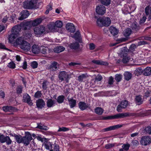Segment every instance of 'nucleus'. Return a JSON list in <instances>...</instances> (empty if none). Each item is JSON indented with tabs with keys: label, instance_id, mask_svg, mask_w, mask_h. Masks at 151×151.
<instances>
[{
	"label": "nucleus",
	"instance_id": "nucleus-1",
	"mask_svg": "<svg viewBox=\"0 0 151 151\" xmlns=\"http://www.w3.org/2000/svg\"><path fill=\"white\" fill-rule=\"evenodd\" d=\"M63 24L60 21H57L55 22L50 23L47 25L49 30L52 32H58L59 29L63 26Z\"/></svg>",
	"mask_w": 151,
	"mask_h": 151
},
{
	"label": "nucleus",
	"instance_id": "nucleus-2",
	"mask_svg": "<svg viewBox=\"0 0 151 151\" xmlns=\"http://www.w3.org/2000/svg\"><path fill=\"white\" fill-rule=\"evenodd\" d=\"M96 22L97 25L99 27H108L111 24V21L110 18L104 17L98 18Z\"/></svg>",
	"mask_w": 151,
	"mask_h": 151
},
{
	"label": "nucleus",
	"instance_id": "nucleus-3",
	"mask_svg": "<svg viewBox=\"0 0 151 151\" xmlns=\"http://www.w3.org/2000/svg\"><path fill=\"white\" fill-rule=\"evenodd\" d=\"M37 0H31L26 1L24 2L23 7L27 9H31L38 8Z\"/></svg>",
	"mask_w": 151,
	"mask_h": 151
},
{
	"label": "nucleus",
	"instance_id": "nucleus-4",
	"mask_svg": "<svg viewBox=\"0 0 151 151\" xmlns=\"http://www.w3.org/2000/svg\"><path fill=\"white\" fill-rule=\"evenodd\" d=\"M32 139L30 133L28 132H25V136L23 137L22 143L25 146L28 145Z\"/></svg>",
	"mask_w": 151,
	"mask_h": 151
},
{
	"label": "nucleus",
	"instance_id": "nucleus-5",
	"mask_svg": "<svg viewBox=\"0 0 151 151\" xmlns=\"http://www.w3.org/2000/svg\"><path fill=\"white\" fill-rule=\"evenodd\" d=\"M128 113H120L114 116H109L104 118V119H111L123 118L129 116Z\"/></svg>",
	"mask_w": 151,
	"mask_h": 151
},
{
	"label": "nucleus",
	"instance_id": "nucleus-6",
	"mask_svg": "<svg viewBox=\"0 0 151 151\" xmlns=\"http://www.w3.org/2000/svg\"><path fill=\"white\" fill-rule=\"evenodd\" d=\"M59 64L56 62L54 61L50 65H49L47 67V69L50 70V71H55L59 68Z\"/></svg>",
	"mask_w": 151,
	"mask_h": 151
},
{
	"label": "nucleus",
	"instance_id": "nucleus-7",
	"mask_svg": "<svg viewBox=\"0 0 151 151\" xmlns=\"http://www.w3.org/2000/svg\"><path fill=\"white\" fill-rule=\"evenodd\" d=\"M151 143V138L148 136L142 137L140 141V143L142 145L146 146Z\"/></svg>",
	"mask_w": 151,
	"mask_h": 151
},
{
	"label": "nucleus",
	"instance_id": "nucleus-8",
	"mask_svg": "<svg viewBox=\"0 0 151 151\" xmlns=\"http://www.w3.org/2000/svg\"><path fill=\"white\" fill-rule=\"evenodd\" d=\"M69 77V75L65 71H61L59 73L58 78L61 81L65 80L67 83L68 82Z\"/></svg>",
	"mask_w": 151,
	"mask_h": 151
},
{
	"label": "nucleus",
	"instance_id": "nucleus-9",
	"mask_svg": "<svg viewBox=\"0 0 151 151\" xmlns=\"http://www.w3.org/2000/svg\"><path fill=\"white\" fill-rule=\"evenodd\" d=\"M0 142L1 143L6 142L7 145H9L12 144V141L9 136L1 134L0 135Z\"/></svg>",
	"mask_w": 151,
	"mask_h": 151
},
{
	"label": "nucleus",
	"instance_id": "nucleus-10",
	"mask_svg": "<svg viewBox=\"0 0 151 151\" xmlns=\"http://www.w3.org/2000/svg\"><path fill=\"white\" fill-rule=\"evenodd\" d=\"M45 31V27L42 25L35 27L34 29V33L36 35H41L44 33Z\"/></svg>",
	"mask_w": 151,
	"mask_h": 151
},
{
	"label": "nucleus",
	"instance_id": "nucleus-11",
	"mask_svg": "<svg viewBox=\"0 0 151 151\" xmlns=\"http://www.w3.org/2000/svg\"><path fill=\"white\" fill-rule=\"evenodd\" d=\"M106 10L105 7L102 5H100L96 7V12L99 15H104L106 13Z\"/></svg>",
	"mask_w": 151,
	"mask_h": 151
},
{
	"label": "nucleus",
	"instance_id": "nucleus-12",
	"mask_svg": "<svg viewBox=\"0 0 151 151\" xmlns=\"http://www.w3.org/2000/svg\"><path fill=\"white\" fill-rule=\"evenodd\" d=\"M22 100L24 102L27 103L30 106H32L33 104L30 97L28 94L25 93L24 94Z\"/></svg>",
	"mask_w": 151,
	"mask_h": 151
},
{
	"label": "nucleus",
	"instance_id": "nucleus-13",
	"mask_svg": "<svg viewBox=\"0 0 151 151\" xmlns=\"http://www.w3.org/2000/svg\"><path fill=\"white\" fill-rule=\"evenodd\" d=\"M20 48L24 50L28 51L31 48L30 44L27 41H24L20 46Z\"/></svg>",
	"mask_w": 151,
	"mask_h": 151
},
{
	"label": "nucleus",
	"instance_id": "nucleus-14",
	"mask_svg": "<svg viewBox=\"0 0 151 151\" xmlns=\"http://www.w3.org/2000/svg\"><path fill=\"white\" fill-rule=\"evenodd\" d=\"M78 106L79 108L82 111L84 110L87 108L89 109H90L89 105L85 103L84 102H80L78 104Z\"/></svg>",
	"mask_w": 151,
	"mask_h": 151
},
{
	"label": "nucleus",
	"instance_id": "nucleus-15",
	"mask_svg": "<svg viewBox=\"0 0 151 151\" xmlns=\"http://www.w3.org/2000/svg\"><path fill=\"white\" fill-rule=\"evenodd\" d=\"M21 16L19 18L20 20L27 18L29 15V11L27 10H23L21 12Z\"/></svg>",
	"mask_w": 151,
	"mask_h": 151
},
{
	"label": "nucleus",
	"instance_id": "nucleus-16",
	"mask_svg": "<svg viewBox=\"0 0 151 151\" xmlns=\"http://www.w3.org/2000/svg\"><path fill=\"white\" fill-rule=\"evenodd\" d=\"M36 106L37 107L40 108H42L44 107L45 105V103L44 100L42 99H39L36 101Z\"/></svg>",
	"mask_w": 151,
	"mask_h": 151
},
{
	"label": "nucleus",
	"instance_id": "nucleus-17",
	"mask_svg": "<svg viewBox=\"0 0 151 151\" xmlns=\"http://www.w3.org/2000/svg\"><path fill=\"white\" fill-rule=\"evenodd\" d=\"M122 125H115L110 126L104 129V131L106 132L112 130H114L120 128L122 127Z\"/></svg>",
	"mask_w": 151,
	"mask_h": 151
},
{
	"label": "nucleus",
	"instance_id": "nucleus-18",
	"mask_svg": "<svg viewBox=\"0 0 151 151\" xmlns=\"http://www.w3.org/2000/svg\"><path fill=\"white\" fill-rule=\"evenodd\" d=\"M66 29L71 32H73L75 30V28L72 23H68L66 25Z\"/></svg>",
	"mask_w": 151,
	"mask_h": 151
},
{
	"label": "nucleus",
	"instance_id": "nucleus-19",
	"mask_svg": "<svg viewBox=\"0 0 151 151\" xmlns=\"http://www.w3.org/2000/svg\"><path fill=\"white\" fill-rule=\"evenodd\" d=\"M22 36L24 39L28 40L32 38V35L30 32H25L23 33Z\"/></svg>",
	"mask_w": 151,
	"mask_h": 151
},
{
	"label": "nucleus",
	"instance_id": "nucleus-20",
	"mask_svg": "<svg viewBox=\"0 0 151 151\" xmlns=\"http://www.w3.org/2000/svg\"><path fill=\"white\" fill-rule=\"evenodd\" d=\"M67 99L71 108H73L76 106V100L72 98H69L68 97Z\"/></svg>",
	"mask_w": 151,
	"mask_h": 151
},
{
	"label": "nucleus",
	"instance_id": "nucleus-21",
	"mask_svg": "<svg viewBox=\"0 0 151 151\" xmlns=\"http://www.w3.org/2000/svg\"><path fill=\"white\" fill-rule=\"evenodd\" d=\"M131 28L133 31L136 32L140 28V27L136 22H133L131 25Z\"/></svg>",
	"mask_w": 151,
	"mask_h": 151
},
{
	"label": "nucleus",
	"instance_id": "nucleus-22",
	"mask_svg": "<svg viewBox=\"0 0 151 151\" xmlns=\"http://www.w3.org/2000/svg\"><path fill=\"white\" fill-rule=\"evenodd\" d=\"M20 30V28L18 26H15L12 27V33L14 34H16L18 36Z\"/></svg>",
	"mask_w": 151,
	"mask_h": 151
},
{
	"label": "nucleus",
	"instance_id": "nucleus-23",
	"mask_svg": "<svg viewBox=\"0 0 151 151\" xmlns=\"http://www.w3.org/2000/svg\"><path fill=\"white\" fill-rule=\"evenodd\" d=\"M18 36L16 34H14L12 33L9 36V42L10 43H14L15 40Z\"/></svg>",
	"mask_w": 151,
	"mask_h": 151
},
{
	"label": "nucleus",
	"instance_id": "nucleus-24",
	"mask_svg": "<svg viewBox=\"0 0 151 151\" xmlns=\"http://www.w3.org/2000/svg\"><path fill=\"white\" fill-rule=\"evenodd\" d=\"M32 25L31 22H25L23 25V29L24 30L29 29L31 27Z\"/></svg>",
	"mask_w": 151,
	"mask_h": 151
},
{
	"label": "nucleus",
	"instance_id": "nucleus-25",
	"mask_svg": "<svg viewBox=\"0 0 151 151\" xmlns=\"http://www.w3.org/2000/svg\"><path fill=\"white\" fill-rule=\"evenodd\" d=\"M70 47L72 49L76 50L80 46L79 43L76 42L70 44L69 45Z\"/></svg>",
	"mask_w": 151,
	"mask_h": 151
},
{
	"label": "nucleus",
	"instance_id": "nucleus-26",
	"mask_svg": "<svg viewBox=\"0 0 151 151\" xmlns=\"http://www.w3.org/2000/svg\"><path fill=\"white\" fill-rule=\"evenodd\" d=\"M55 101L52 100L51 99H49L47 100L46 102L47 106L49 108L52 107L55 104Z\"/></svg>",
	"mask_w": 151,
	"mask_h": 151
},
{
	"label": "nucleus",
	"instance_id": "nucleus-27",
	"mask_svg": "<svg viewBox=\"0 0 151 151\" xmlns=\"http://www.w3.org/2000/svg\"><path fill=\"white\" fill-rule=\"evenodd\" d=\"M24 41V39L22 36L17 38L15 41L14 44L20 46Z\"/></svg>",
	"mask_w": 151,
	"mask_h": 151
},
{
	"label": "nucleus",
	"instance_id": "nucleus-28",
	"mask_svg": "<svg viewBox=\"0 0 151 151\" xmlns=\"http://www.w3.org/2000/svg\"><path fill=\"white\" fill-rule=\"evenodd\" d=\"M42 19L41 18H37L33 21H31L32 25L36 26L40 24L42 22Z\"/></svg>",
	"mask_w": 151,
	"mask_h": 151
},
{
	"label": "nucleus",
	"instance_id": "nucleus-29",
	"mask_svg": "<svg viewBox=\"0 0 151 151\" xmlns=\"http://www.w3.org/2000/svg\"><path fill=\"white\" fill-rule=\"evenodd\" d=\"M32 51L33 53L37 54L40 52V48L38 45H34L32 47Z\"/></svg>",
	"mask_w": 151,
	"mask_h": 151
},
{
	"label": "nucleus",
	"instance_id": "nucleus-30",
	"mask_svg": "<svg viewBox=\"0 0 151 151\" xmlns=\"http://www.w3.org/2000/svg\"><path fill=\"white\" fill-rule=\"evenodd\" d=\"M151 74V68L147 67L143 71V74L145 76H148Z\"/></svg>",
	"mask_w": 151,
	"mask_h": 151
},
{
	"label": "nucleus",
	"instance_id": "nucleus-31",
	"mask_svg": "<svg viewBox=\"0 0 151 151\" xmlns=\"http://www.w3.org/2000/svg\"><path fill=\"white\" fill-rule=\"evenodd\" d=\"M132 74L129 72H125L124 74V78L125 80L129 81L130 80L132 76Z\"/></svg>",
	"mask_w": 151,
	"mask_h": 151
},
{
	"label": "nucleus",
	"instance_id": "nucleus-32",
	"mask_svg": "<svg viewBox=\"0 0 151 151\" xmlns=\"http://www.w3.org/2000/svg\"><path fill=\"white\" fill-rule=\"evenodd\" d=\"M65 50V48L63 46H57L54 48V52L56 53H59Z\"/></svg>",
	"mask_w": 151,
	"mask_h": 151
},
{
	"label": "nucleus",
	"instance_id": "nucleus-33",
	"mask_svg": "<svg viewBox=\"0 0 151 151\" xmlns=\"http://www.w3.org/2000/svg\"><path fill=\"white\" fill-rule=\"evenodd\" d=\"M16 141L18 144L22 143L23 137L20 135H15L14 136Z\"/></svg>",
	"mask_w": 151,
	"mask_h": 151
},
{
	"label": "nucleus",
	"instance_id": "nucleus-34",
	"mask_svg": "<svg viewBox=\"0 0 151 151\" xmlns=\"http://www.w3.org/2000/svg\"><path fill=\"white\" fill-rule=\"evenodd\" d=\"M110 32L113 35H117L118 33V30L115 27L111 26L110 28Z\"/></svg>",
	"mask_w": 151,
	"mask_h": 151
},
{
	"label": "nucleus",
	"instance_id": "nucleus-35",
	"mask_svg": "<svg viewBox=\"0 0 151 151\" xmlns=\"http://www.w3.org/2000/svg\"><path fill=\"white\" fill-rule=\"evenodd\" d=\"M92 62L94 63L97 65H108V63L106 62H104L101 61L99 60H93Z\"/></svg>",
	"mask_w": 151,
	"mask_h": 151
},
{
	"label": "nucleus",
	"instance_id": "nucleus-36",
	"mask_svg": "<svg viewBox=\"0 0 151 151\" xmlns=\"http://www.w3.org/2000/svg\"><path fill=\"white\" fill-rule=\"evenodd\" d=\"M94 110L95 113L99 115L102 114L104 111V110L102 108L100 107L96 108Z\"/></svg>",
	"mask_w": 151,
	"mask_h": 151
},
{
	"label": "nucleus",
	"instance_id": "nucleus-37",
	"mask_svg": "<svg viewBox=\"0 0 151 151\" xmlns=\"http://www.w3.org/2000/svg\"><path fill=\"white\" fill-rule=\"evenodd\" d=\"M135 100L136 103H138V105L141 104L143 102L142 99L141 98V96L140 95L136 96L135 98Z\"/></svg>",
	"mask_w": 151,
	"mask_h": 151
},
{
	"label": "nucleus",
	"instance_id": "nucleus-38",
	"mask_svg": "<svg viewBox=\"0 0 151 151\" xmlns=\"http://www.w3.org/2000/svg\"><path fill=\"white\" fill-rule=\"evenodd\" d=\"M103 79L102 77L100 75H98L96 76L94 79H93L91 80L92 81H93V84H94L96 82H99L101 81Z\"/></svg>",
	"mask_w": 151,
	"mask_h": 151
},
{
	"label": "nucleus",
	"instance_id": "nucleus-39",
	"mask_svg": "<svg viewBox=\"0 0 151 151\" xmlns=\"http://www.w3.org/2000/svg\"><path fill=\"white\" fill-rule=\"evenodd\" d=\"M145 13L147 15H149V19L150 20L151 19V7H150H150L149 6H147L145 9Z\"/></svg>",
	"mask_w": 151,
	"mask_h": 151
},
{
	"label": "nucleus",
	"instance_id": "nucleus-40",
	"mask_svg": "<svg viewBox=\"0 0 151 151\" xmlns=\"http://www.w3.org/2000/svg\"><path fill=\"white\" fill-rule=\"evenodd\" d=\"M131 33V29L130 28H128L126 29L124 32V35L125 37H127L130 35Z\"/></svg>",
	"mask_w": 151,
	"mask_h": 151
},
{
	"label": "nucleus",
	"instance_id": "nucleus-41",
	"mask_svg": "<svg viewBox=\"0 0 151 151\" xmlns=\"http://www.w3.org/2000/svg\"><path fill=\"white\" fill-rule=\"evenodd\" d=\"M101 3L105 6L109 5L111 2L110 0H99Z\"/></svg>",
	"mask_w": 151,
	"mask_h": 151
},
{
	"label": "nucleus",
	"instance_id": "nucleus-42",
	"mask_svg": "<svg viewBox=\"0 0 151 151\" xmlns=\"http://www.w3.org/2000/svg\"><path fill=\"white\" fill-rule=\"evenodd\" d=\"M122 76L120 74H117L115 76V79L117 82H120L122 79Z\"/></svg>",
	"mask_w": 151,
	"mask_h": 151
},
{
	"label": "nucleus",
	"instance_id": "nucleus-43",
	"mask_svg": "<svg viewBox=\"0 0 151 151\" xmlns=\"http://www.w3.org/2000/svg\"><path fill=\"white\" fill-rule=\"evenodd\" d=\"M86 76L84 74H83L79 76L78 77V80L79 82H82L83 80L86 78Z\"/></svg>",
	"mask_w": 151,
	"mask_h": 151
},
{
	"label": "nucleus",
	"instance_id": "nucleus-44",
	"mask_svg": "<svg viewBox=\"0 0 151 151\" xmlns=\"http://www.w3.org/2000/svg\"><path fill=\"white\" fill-rule=\"evenodd\" d=\"M80 37V32L79 31H77L72 37L74 38L76 40H77L79 39Z\"/></svg>",
	"mask_w": 151,
	"mask_h": 151
},
{
	"label": "nucleus",
	"instance_id": "nucleus-45",
	"mask_svg": "<svg viewBox=\"0 0 151 151\" xmlns=\"http://www.w3.org/2000/svg\"><path fill=\"white\" fill-rule=\"evenodd\" d=\"M3 109L5 112L10 111L12 110V107L8 106H4L3 107Z\"/></svg>",
	"mask_w": 151,
	"mask_h": 151
},
{
	"label": "nucleus",
	"instance_id": "nucleus-46",
	"mask_svg": "<svg viewBox=\"0 0 151 151\" xmlns=\"http://www.w3.org/2000/svg\"><path fill=\"white\" fill-rule=\"evenodd\" d=\"M64 96H59L57 98V101L59 103H61L63 102Z\"/></svg>",
	"mask_w": 151,
	"mask_h": 151
},
{
	"label": "nucleus",
	"instance_id": "nucleus-47",
	"mask_svg": "<svg viewBox=\"0 0 151 151\" xmlns=\"http://www.w3.org/2000/svg\"><path fill=\"white\" fill-rule=\"evenodd\" d=\"M120 104L122 106V107L125 108L128 105V103L127 101L124 100L122 101Z\"/></svg>",
	"mask_w": 151,
	"mask_h": 151
},
{
	"label": "nucleus",
	"instance_id": "nucleus-48",
	"mask_svg": "<svg viewBox=\"0 0 151 151\" xmlns=\"http://www.w3.org/2000/svg\"><path fill=\"white\" fill-rule=\"evenodd\" d=\"M144 132L146 134H151V127L148 126L146 127L144 129Z\"/></svg>",
	"mask_w": 151,
	"mask_h": 151
},
{
	"label": "nucleus",
	"instance_id": "nucleus-49",
	"mask_svg": "<svg viewBox=\"0 0 151 151\" xmlns=\"http://www.w3.org/2000/svg\"><path fill=\"white\" fill-rule=\"evenodd\" d=\"M49 83V82L47 81H44L42 83V87L44 90H46L47 88V86Z\"/></svg>",
	"mask_w": 151,
	"mask_h": 151
},
{
	"label": "nucleus",
	"instance_id": "nucleus-50",
	"mask_svg": "<svg viewBox=\"0 0 151 151\" xmlns=\"http://www.w3.org/2000/svg\"><path fill=\"white\" fill-rule=\"evenodd\" d=\"M37 128L40 129L45 130H47L48 129V127L47 126L44 125H37Z\"/></svg>",
	"mask_w": 151,
	"mask_h": 151
},
{
	"label": "nucleus",
	"instance_id": "nucleus-51",
	"mask_svg": "<svg viewBox=\"0 0 151 151\" xmlns=\"http://www.w3.org/2000/svg\"><path fill=\"white\" fill-rule=\"evenodd\" d=\"M42 93L41 91H37L35 93L34 96L36 98H39L41 97Z\"/></svg>",
	"mask_w": 151,
	"mask_h": 151
},
{
	"label": "nucleus",
	"instance_id": "nucleus-52",
	"mask_svg": "<svg viewBox=\"0 0 151 151\" xmlns=\"http://www.w3.org/2000/svg\"><path fill=\"white\" fill-rule=\"evenodd\" d=\"M130 58L127 56L124 57L122 60V62L123 63H128L129 60Z\"/></svg>",
	"mask_w": 151,
	"mask_h": 151
},
{
	"label": "nucleus",
	"instance_id": "nucleus-53",
	"mask_svg": "<svg viewBox=\"0 0 151 151\" xmlns=\"http://www.w3.org/2000/svg\"><path fill=\"white\" fill-rule=\"evenodd\" d=\"M8 66L10 68L13 69L15 68V65L13 62L12 61L9 63Z\"/></svg>",
	"mask_w": 151,
	"mask_h": 151
},
{
	"label": "nucleus",
	"instance_id": "nucleus-54",
	"mask_svg": "<svg viewBox=\"0 0 151 151\" xmlns=\"http://www.w3.org/2000/svg\"><path fill=\"white\" fill-rule=\"evenodd\" d=\"M69 130V129L68 128H67L65 127H63L61 128H59L58 131V132H60L61 131L65 132L68 131Z\"/></svg>",
	"mask_w": 151,
	"mask_h": 151
},
{
	"label": "nucleus",
	"instance_id": "nucleus-55",
	"mask_svg": "<svg viewBox=\"0 0 151 151\" xmlns=\"http://www.w3.org/2000/svg\"><path fill=\"white\" fill-rule=\"evenodd\" d=\"M125 109L120 104L118 105L116 108V110L118 112H121L122 109Z\"/></svg>",
	"mask_w": 151,
	"mask_h": 151
},
{
	"label": "nucleus",
	"instance_id": "nucleus-56",
	"mask_svg": "<svg viewBox=\"0 0 151 151\" xmlns=\"http://www.w3.org/2000/svg\"><path fill=\"white\" fill-rule=\"evenodd\" d=\"M31 65L32 68H35L37 67L38 64L36 62L34 61L31 63Z\"/></svg>",
	"mask_w": 151,
	"mask_h": 151
},
{
	"label": "nucleus",
	"instance_id": "nucleus-57",
	"mask_svg": "<svg viewBox=\"0 0 151 151\" xmlns=\"http://www.w3.org/2000/svg\"><path fill=\"white\" fill-rule=\"evenodd\" d=\"M129 147L130 145L129 144H124L122 146V148H123L124 150L126 151L129 150Z\"/></svg>",
	"mask_w": 151,
	"mask_h": 151
},
{
	"label": "nucleus",
	"instance_id": "nucleus-58",
	"mask_svg": "<svg viewBox=\"0 0 151 151\" xmlns=\"http://www.w3.org/2000/svg\"><path fill=\"white\" fill-rule=\"evenodd\" d=\"M114 78L112 76L110 77L109 79L108 83L110 85H112L114 82Z\"/></svg>",
	"mask_w": 151,
	"mask_h": 151
},
{
	"label": "nucleus",
	"instance_id": "nucleus-59",
	"mask_svg": "<svg viewBox=\"0 0 151 151\" xmlns=\"http://www.w3.org/2000/svg\"><path fill=\"white\" fill-rule=\"evenodd\" d=\"M146 19V17L145 16H144L142 18L140 19L139 21L140 24H142L144 23L145 22Z\"/></svg>",
	"mask_w": 151,
	"mask_h": 151
},
{
	"label": "nucleus",
	"instance_id": "nucleus-60",
	"mask_svg": "<svg viewBox=\"0 0 151 151\" xmlns=\"http://www.w3.org/2000/svg\"><path fill=\"white\" fill-rule=\"evenodd\" d=\"M136 71L139 75L141 74L142 73H143L142 70L140 68H137L136 69Z\"/></svg>",
	"mask_w": 151,
	"mask_h": 151
},
{
	"label": "nucleus",
	"instance_id": "nucleus-61",
	"mask_svg": "<svg viewBox=\"0 0 151 151\" xmlns=\"http://www.w3.org/2000/svg\"><path fill=\"white\" fill-rule=\"evenodd\" d=\"M89 49L91 50H94L95 48V45L93 43H91L89 44Z\"/></svg>",
	"mask_w": 151,
	"mask_h": 151
},
{
	"label": "nucleus",
	"instance_id": "nucleus-62",
	"mask_svg": "<svg viewBox=\"0 0 151 151\" xmlns=\"http://www.w3.org/2000/svg\"><path fill=\"white\" fill-rule=\"evenodd\" d=\"M114 146V144H108L106 145L105 147L107 149H109Z\"/></svg>",
	"mask_w": 151,
	"mask_h": 151
},
{
	"label": "nucleus",
	"instance_id": "nucleus-63",
	"mask_svg": "<svg viewBox=\"0 0 151 151\" xmlns=\"http://www.w3.org/2000/svg\"><path fill=\"white\" fill-rule=\"evenodd\" d=\"M151 93V91H147L145 93V96L146 97H149Z\"/></svg>",
	"mask_w": 151,
	"mask_h": 151
},
{
	"label": "nucleus",
	"instance_id": "nucleus-64",
	"mask_svg": "<svg viewBox=\"0 0 151 151\" xmlns=\"http://www.w3.org/2000/svg\"><path fill=\"white\" fill-rule=\"evenodd\" d=\"M132 145L134 146H137L139 145V142L137 140H133L132 142Z\"/></svg>",
	"mask_w": 151,
	"mask_h": 151
}]
</instances>
